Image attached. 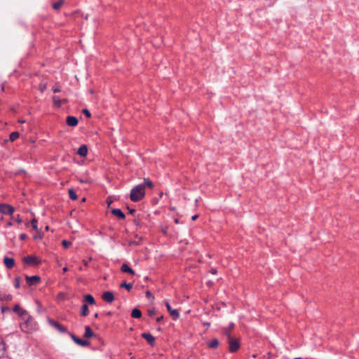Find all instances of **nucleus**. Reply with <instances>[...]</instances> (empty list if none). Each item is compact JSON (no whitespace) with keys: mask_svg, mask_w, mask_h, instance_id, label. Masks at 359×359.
Returning <instances> with one entry per match:
<instances>
[{"mask_svg":"<svg viewBox=\"0 0 359 359\" xmlns=\"http://www.w3.org/2000/svg\"><path fill=\"white\" fill-rule=\"evenodd\" d=\"M13 311V312L16 313L18 316L22 318H25L26 315H27V311L22 309L18 304L14 306Z\"/></svg>","mask_w":359,"mask_h":359,"instance_id":"9d476101","label":"nucleus"},{"mask_svg":"<svg viewBox=\"0 0 359 359\" xmlns=\"http://www.w3.org/2000/svg\"><path fill=\"white\" fill-rule=\"evenodd\" d=\"M62 245L65 247V248H68L69 246H70L72 245V243L70 241H68L67 240H63L62 241Z\"/></svg>","mask_w":359,"mask_h":359,"instance_id":"c9c22d12","label":"nucleus"},{"mask_svg":"<svg viewBox=\"0 0 359 359\" xmlns=\"http://www.w3.org/2000/svg\"><path fill=\"white\" fill-rule=\"evenodd\" d=\"M134 224L138 226V227H141L142 226V224H141V222L138 220V219H135L134 220Z\"/></svg>","mask_w":359,"mask_h":359,"instance_id":"a19ab883","label":"nucleus"},{"mask_svg":"<svg viewBox=\"0 0 359 359\" xmlns=\"http://www.w3.org/2000/svg\"><path fill=\"white\" fill-rule=\"evenodd\" d=\"M131 316L134 318H140L142 316V312L138 309H134L131 312Z\"/></svg>","mask_w":359,"mask_h":359,"instance_id":"a878e982","label":"nucleus"},{"mask_svg":"<svg viewBox=\"0 0 359 359\" xmlns=\"http://www.w3.org/2000/svg\"><path fill=\"white\" fill-rule=\"evenodd\" d=\"M19 133L18 132H12L10 134L9 139L11 142L15 141L19 137Z\"/></svg>","mask_w":359,"mask_h":359,"instance_id":"c85d7f7f","label":"nucleus"},{"mask_svg":"<svg viewBox=\"0 0 359 359\" xmlns=\"http://www.w3.org/2000/svg\"><path fill=\"white\" fill-rule=\"evenodd\" d=\"M15 208L7 203H0V212L4 215H13Z\"/></svg>","mask_w":359,"mask_h":359,"instance_id":"39448f33","label":"nucleus"},{"mask_svg":"<svg viewBox=\"0 0 359 359\" xmlns=\"http://www.w3.org/2000/svg\"><path fill=\"white\" fill-rule=\"evenodd\" d=\"M22 262L25 264L31 266H37L41 263L40 259L37 257L33 255H28L22 259Z\"/></svg>","mask_w":359,"mask_h":359,"instance_id":"7ed1b4c3","label":"nucleus"},{"mask_svg":"<svg viewBox=\"0 0 359 359\" xmlns=\"http://www.w3.org/2000/svg\"><path fill=\"white\" fill-rule=\"evenodd\" d=\"M6 353V346L5 341L0 339V359L5 358Z\"/></svg>","mask_w":359,"mask_h":359,"instance_id":"2eb2a0df","label":"nucleus"},{"mask_svg":"<svg viewBox=\"0 0 359 359\" xmlns=\"http://www.w3.org/2000/svg\"><path fill=\"white\" fill-rule=\"evenodd\" d=\"M26 316H27V318L24 323H27V325H30L31 323L33 322V318L28 313H27V315H26Z\"/></svg>","mask_w":359,"mask_h":359,"instance_id":"72a5a7b5","label":"nucleus"},{"mask_svg":"<svg viewBox=\"0 0 359 359\" xmlns=\"http://www.w3.org/2000/svg\"><path fill=\"white\" fill-rule=\"evenodd\" d=\"M111 213L116 216L120 219H124L126 218L125 214L123 212V211L121 209L118 208H113L111 210Z\"/></svg>","mask_w":359,"mask_h":359,"instance_id":"dca6fc26","label":"nucleus"},{"mask_svg":"<svg viewBox=\"0 0 359 359\" xmlns=\"http://www.w3.org/2000/svg\"><path fill=\"white\" fill-rule=\"evenodd\" d=\"M69 196L72 200H76L77 198V195L72 189H69Z\"/></svg>","mask_w":359,"mask_h":359,"instance_id":"7c9ffc66","label":"nucleus"},{"mask_svg":"<svg viewBox=\"0 0 359 359\" xmlns=\"http://www.w3.org/2000/svg\"><path fill=\"white\" fill-rule=\"evenodd\" d=\"M128 210H129V212H130V214H133V213L135 212V210L134 209H129V208H128Z\"/></svg>","mask_w":359,"mask_h":359,"instance_id":"603ef678","label":"nucleus"},{"mask_svg":"<svg viewBox=\"0 0 359 359\" xmlns=\"http://www.w3.org/2000/svg\"><path fill=\"white\" fill-rule=\"evenodd\" d=\"M4 90V86H1V90L3 91Z\"/></svg>","mask_w":359,"mask_h":359,"instance_id":"052dcab7","label":"nucleus"},{"mask_svg":"<svg viewBox=\"0 0 359 359\" xmlns=\"http://www.w3.org/2000/svg\"><path fill=\"white\" fill-rule=\"evenodd\" d=\"M139 239H140V241H130L129 244H130V245H139V244H140V241L142 240V238H140Z\"/></svg>","mask_w":359,"mask_h":359,"instance_id":"ea45409f","label":"nucleus"},{"mask_svg":"<svg viewBox=\"0 0 359 359\" xmlns=\"http://www.w3.org/2000/svg\"><path fill=\"white\" fill-rule=\"evenodd\" d=\"M8 310H9V308H8V307H5V308L2 307V308H1V311H2V312H4L5 311H8Z\"/></svg>","mask_w":359,"mask_h":359,"instance_id":"8fccbe9b","label":"nucleus"},{"mask_svg":"<svg viewBox=\"0 0 359 359\" xmlns=\"http://www.w3.org/2000/svg\"><path fill=\"white\" fill-rule=\"evenodd\" d=\"M82 112L85 116H86L88 118H90L91 116V114H90V111L87 109H83Z\"/></svg>","mask_w":359,"mask_h":359,"instance_id":"e433bc0d","label":"nucleus"},{"mask_svg":"<svg viewBox=\"0 0 359 359\" xmlns=\"http://www.w3.org/2000/svg\"><path fill=\"white\" fill-rule=\"evenodd\" d=\"M229 339V350L231 353L236 352L240 348V343L238 339L230 337Z\"/></svg>","mask_w":359,"mask_h":359,"instance_id":"20e7f679","label":"nucleus"},{"mask_svg":"<svg viewBox=\"0 0 359 359\" xmlns=\"http://www.w3.org/2000/svg\"><path fill=\"white\" fill-rule=\"evenodd\" d=\"M107 315H108V316H111V315H112V312L109 311V312L107 313Z\"/></svg>","mask_w":359,"mask_h":359,"instance_id":"4d7b16f0","label":"nucleus"},{"mask_svg":"<svg viewBox=\"0 0 359 359\" xmlns=\"http://www.w3.org/2000/svg\"><path fill=\"white\" fill-rule=\"evenodd\" d=\"M210 273L215 275L217 273V271L216 269L215 268H212L210 270Z\"/></svg>","mask_w":359,"mask_h":359,"instance_id":"79ce46f5","label":"nucleus"},{"mask_svg":"<svg viewBox=\"0 0 359 359\" xmlns=\"http://www.w3.org/2000/svg\"><path fill=\"white\" fill-rule=\"evenodd\" d=\"M93 336H94V333H93V330H91V328L89 326H86L83 337L86 338H89Z\"/></svg>","mask_w":359,"mask_h":359,"instance_id":"b1692460","label":"nucleus"},{"mask_svg":"<svg viewBox=\"0 0 359 359\" xmlns=\"http://www.w3.org/2000/svg\"><path fill=\"white\" fill-rule=\"evenodd\" d=\"M27 235L25 233H22L20 235V240H25L27 238Z\"/></svg>","mask_w":359,"mask_h":359,"instance_id":"37998d69","label":"nucleus"},{"mask_svg":"<svg viewBox=\"0 0 359 359\" xmlns=\"http://www.w3.org/2000/svg\"><path fill=\"white\" fill-rule=\"evenodd\" d=\"M163 319V316H161L156 318V322L159 323Z\"/></svg>","mask_w":359,"mask_h":359,"instance_id":"c03bdc74","label":"nucleus"},{"mask_svg":"<svg viewBox=\"0 0 359 359\" xmlns=\"http://www.w3.org/2000/svg\"><path fill=\"white\" fill-rule=\"evenodd\" d=\"M66 122L69 126L75 127L77 126L79 121L75 116H69L67 117Z\"/></svg>","mask_w":359,"mask_h":359,"instance_id":"ddd939ff","label":"nucleus"},{"mask_svg":"<svg viewBox=\"0 0 359 359\" xmlns=\"http://www.w3.org/2000/svg\"><path fill=\"white\" fill-rule=\"evenodd\" d=\"M65 1L64 0H59L57 2H55L53 4V9L57 11L60 10L62 6L64 4Z\"/></svg>","mask_w":359,"mask_h":359,"instance_id":"cd10ccee","label":"nucleus"},{"mask_svg":"<svg viewBox=\"0 0 359 359\" xmlns=\"http://www.w3.org/2000/svg\"><path fill=\"white\" fill-rule=\"evenodd\" d=\"M4 263L7 269H12L15 265V260L13 258L5 257Z\"/></svg>","mask_w":359,"mask_h":359,"instance_id":"4468645a","label":"nucleus"},{"mask_svg":"<svg viewBox=\"0 0 359 359\" xmlns=\"http://www.w3.org/2000/svg\"><path fill=\"white\" fill-rule=\"evenodd\" d=\"M48 324L53 328H55L57 331L60 333H67V329L57 321L54 320L50 318H48Z\"/></svg>","mask_w":359,"mask_h":359,"instance_id":"f03ea898","label":"nucleus"},{"mask_svg":"<svg viewBox=\"0 0 359 359\" xmlns=\"http://www.w3.org/2000/svg\"><path fill=\"white\" fill-rule=\"evenodd\" d=\"M142 338L147 340L150 345H154L155 343V337L150 333L144 332L142 334Z\"/></svg>","mask_w":359,"mask_h":359,"instance_id":"f8f14e48","label":"nucleus"},{"mask_svg":"<svg viewBox=\"0 0 359 359\" xmlns=\"http://www.w3.org/2000/svg\"><path fill=\"white\" fill-rule=\"evenodd\" d=\"M155 314H156V309H155V308H152V309H148V315L150 317L154 316Z\"/></svg>","mask_w":359,"mask_h":359,"instance_id":"f704fd0d","label":"nucleus"},{"mask_svg":"<svg viewBox=\"0 0 359 359\" xmlns=\"http://www.w3.org/2000/svg\"><path fill=\"white\" fill-rule=\"evenodd\" d=\"M79 182H80L81 183H88V182H89V180H83V179H80V180H79Z\"/></svg>","mask_w":359,"mask_h":359,"instance_id":"a18cd8bd","label":"nucleus"},{"mask_svg":"<svg viewBox=\"0 0 359 359\" xmlns=\"http://www.w3.org/2000/svg\"><path fill=\"white\" fill-rule=\"evenodd\" d=\"M140 184L144 185V189H146L147 187L151 189L154 187L153 182L149 178H144V182Z\"/></svg>","mask_w":359,"mask_h":359,"instance_id":"393cba45","label":"nucleus"},{"mask_svg":"<svg viewBox=\"0 0 359 359\" xmlns=\"http://www.w3.org/2000/svg\"><path fill=\"white\" fill-rule=\"evenodd\" d=\"M45 88H46V86H40V90L41 93H43V91L45 90Z\"/></svg>","mask_w":359,"mask_h":359,"instance_id":"de8ad7c7","label":"nucleus"},{"mask_svg":"<svg viewBox=\"0 0 359 359\" xmlns=\"http://www.w3.org/2000/svg\"><path fill=\"white\" fill-rule=\"evenodd\" d=\"M94 317H95V318H98V313H96L94 315Z\"/></svg>","mask_w":359,"mask_h":359,"instance_id":"13d9d810","label":"nucleus"},{"mask_svg":"<svg viewBox=\"0 0 359 359\" xmlns=\"http://www.w3.org/2000/svg\"><path fill=\"white\" fill-rule=\"evenodd\" d=\"M77 154L82 156L85 157L88 154V147L86 144H82L78 149Z\"/></svg>","mask_w":359,"mask_h":359,"instance_id":"a211bd4d","label":"nucleus"},{"mask_svg":"<svg viewBox=\"0 0 359 359\" xmlns=\"http://www.w3.org/2000/svg\"><path fill=\"white\" fill-rule=\"evenodd\" d=\"M234 323H231L229 325V327H225L224 330H223V333L225 336H226L228 338H230L231 337V330L234 328Z\"/></svg>","mask_w":359,"mask_h":359,"instance_id":"6ab92c4d","label":"nucleus"},{"mask_svg":"<svg viewBox=\"0 0 359 359\" xmlns=\"http://www.w3.org/2000/svg\"><path fill=\"white\" fill-rule=\"evenodd\" d=\"M83 301L89 304H95V300L94 297H93V295H91V294L85 295L83 297Z\"/></svg>","mask_w":359,"mask_h":359,"instance_id":"5701e85b","label":"nucleus"},{"mask_svg":"<svg viewBox=\"0 0 359 359\" xmlns=\"http://www.w3.org/2000/svg\"><path fill=\"white\" fill-rule=\"evenodd\" d=\"M294 359H302V358L299 357H297V358H294Z\"/></svg>","mask_w":359,"mask_h":359,"instance_id":"e2e57ef3","label":"nucleus"},{"mask_svg":"<svg viewBox=\"0 0 359 359\" xmlns=\"http://www.w3.org/2000/svg\"><path fill=\"white\" fill-rule=\"evenodd\" d=\"M20 329L22 332L29 333L32 331V327L30 325H27V323H23L20 324Z\"/></svg>","mask_w":359,"mask_h":359,"instance_id":"4be33fe9","label":"nucleus"},{"mask_svg":"<svg viewBox=\"0 0 359 359\" xmlns=\"http://www.w3.org/2000/svg\"><path fill=\"white\" fill-rule=\"evenodd\" d=\"M81 316H87L89 313L88 306L87 304H83L81 308Z\"/></svg>","mask_w":359,"mask_h":359,"instance_id":"bb28decb","label":"nucleus"},{"mask_svg":"<svg viewBox=\"0 0 359 359\" xmlns=\"http://www.w3.org/2000/svg\"><path fill=\"white\" fill-rule=\"evenodd\" d=\"M25 279L27 280V283L29 286L36 285L39 284L41 281V278L39 276H29L26 275Z\"/></svg>","mask_w":359,"mask_h":359,"instance_id":"423d86ee","label":"nucleus"},{"mask_svg":"<svg viewBox=\"0 0 359 359\" xmlns=\"http://www.w3.org/2000/svg\"><path fill=\"white\" fill-rule=\"evenodd\" d=\"M165 306L168 311L170 313V316L172 317L174 320L179 318L180 313L177 309H172L169 304V302H165Z\"/></svg>","mask_w":359,"mask_h":359,"instance_id":"6e6552de","label":"nucleus"},{"mask_svg":"<svg viewBox=\"0 0 359 359\" xmlns=\"http://www.w3.org/2000/svg\"><path fill=\"white\" fill-rule=\"evenodd\" d=\"M219 344V340L217 338H214L207 342V346L210 348H216Z\"/></svg>","mask_w":359,"mask_h":359,"instance_id":"aec40b11","label":"nucleus"},{"mask_svg":"<svg viewBox=\"0 0 359 359\" xmlns=\"http://www.w3.org/2000/svg\"><path fill=\"white\" fill-rule=\"evenodd\" d=\"M145 196V191L144 185L137 184L130 191V199L133 202H139Z\"/></svg>","mask_w":359,"mask_h":359,"instance_id":"f257e3e1","label":"nucleus"},{"mask_svg":"<svg viewBox=\"0 0 359 359\" xmlns=\"http://www.w3.org/2000/svg\"><path fill=\"white\" fill-rule=\"evenodd\" d=\"M67 270H68L67 267H64V268L62 269V271H63V272H64V273H65V272H67Z\"/></svg>","mask_w":359,"mask_h":359,"instance_id":"864d4df0","label":"nucleus"},{"mask_svg":"<svg viewBox=\"0 0 359 359\" xmlns=\"http://www.w3.org/2000/svg\"><path fill=\"white\" fill-rule=\"evenodd\" d=\"M107 203H108V206H109L111 205V201H110V202L107 201Z\"/></svg>","mask_w":359,"mask_h":359,"instance_id":"bf43d9fd","label":"nucleus"},{"mask_svg":"<svg viewBox=\"0 0 359 359\" xmlns=\"http://www.w3.org/2000/svg\"><path fill=\"white\" fill-rule=\"evenodd\" d=\"M37 223L38 221L36 218H34L31 220V225L32 226V229L36 231H38Z\"/></svg>","mask_w":359,"mask_h":359,"instance_id":"2f4dec72","label":"nucleus"},{"mask_svg":"<svg viewBox=\"0 0 359 359\" xmlns=\"http://www.w3.org/2000/svg\"><path fill=\"white\" fill-rule=\"evenodd\" d=\"M121 271L123 273H128L131 275H135V271L130 268L127 264H123L121 267Z\"/></svg>","mask_w":359,"mask_h":359,"instance_id":"f3484780","label":"nucleus"},{"mask_svg":"<svg viewBox=\"0 0 359 359\" xmlns=\"http://www.w3.org/2000/svg\"><path fill=\"white\" fill-rule=\"evenodd\" d=\"M133 285V283H127L126 282H123L120 285V287H124L129 291L132 289Z\"/></svg>","mask_w":359,"mask_h":359,"instance_id":"c756f323","label":"nucleus"},{"mask_svg":"<svg viewBox=\"0 0 359 359\" xmlns=\"http://www.w3.org/2000/svg\"><path fill=\"white\" fill-rule=\"evenodd\" d=\"M146 295H147V297H151V293L149 291H147V292H146Z\"/></svg>","mask_w":359,"mask_h":359,"instance_id":"3c124183","label":"nucleus"},{"mask_svg":"<svg viewBox=\"0 0 359 359\" xmlns=\"http://www.w3.org/2000/svg\"><path fill=\"white\" fill-rule=\"evenodd\" d=\"M45 229H46V231H48V230H49V226H46Z\"/></svg>","mask_w":359,"mask_h":359,"instance_id":"6e6d98bb","label":"nucleus"},{"mask_svg":"<svg viewBox=\"0 0 359 359\" xmlns=\"http://www.w3.org/2000/svg\"><path fill=\"white\" fill-rule=\"evenodd\" d=\"M20 123H25V121L23 120L20 121Z\"/></svg>","mask_w":359,"mask_h":359,"instance_id":"680f3d73","label":"nucleus"},{"mask_svg":"<svg viewBox=\"0 0 359 359\" xmlns=\"http://www.w3.org/2000/svg\"><path fill=\"white\" fill-rule=\"evenodd\" d=\"M53 101L54 104L58 107H60L62 104L66 103L67 102L66 99L61 100L56 95L53 96Z\"/></svg>","mask_w":359,"mask_h":359,"instance_id":"412c9836","label":"nucleus"},{"mask_svg":"<svg viewBox=\"0 0 359 359\" xmlns=\"http://www.w3.org/2000/svg\"><path fill=\"white\" fill-rule=\"evenodd\" d=\"M198 217V215H194V216L191 217V219L196 220Z\"/></svg>","mask_w":359,"mask_h":359,"instance_id":"49530a36","label":"nucleus"},{"mask_svg":"<svg viewBox=\"0 0 359 359\" xmlns=\"http://www.w3.org/2000/svg\"><path fill=\"white\" fill-rule=\"evenodd\" d=\"M179 222H180L178 219H175V223L178 224Z\"/></svg>","mask_w":359,"mask_h":359,"instance_id":"5fc2aeb1","label":"nucleus"},{"mask_svg":"<svg viewBox=\"0 0 359 359\" xmlns=\"http://www.w3.org/2000/svg\"><path fill=\"white\" fill-rule=\"evenodd\" d=\"M13 225V223L11 222H8L6 223V226L9 227V226H11Z\"/></svg>","mask_w":359,"mask_h":359,"instance_id":"09e8293b","label":"nucleus"},{"mask_svg":"<svg viewBox=\"0 0 359 359\" xmlns=\"http://www.w3.org/2000/svg\"><path fill=\"white\" fill-rule=\"evenodd\" d=\"M15 220L18 223V224H21L22 222V218L20 217L19 215H17L16 218L15 219Z\"/></svg>","mask_w":359,"mask_h":359,"instance_id":"58836bf2","label":"nucleus"},{"mask_svg":"<svg viewBox=\"0 0 359 359\" xmlns=\"http://www.w3.org/2000/svg\"><path fill=\"white\" fill-rule=\"evenodd\" d=\"M102 298L107 303H111L114 300V293L111 291H106L102 294Z\"/></svg>","mask_w":359,"mask_h":359,"instance_id":"1a4fd4ad","label":"nucleus"},{"mask_svg":"<svg viewBox=\"0 0 359 359\" xmlns=\"http://www.w3.org/2000/svg\"><path fill=\"white\" fill-rule=\"evenodd\" d=\"M52 90L54 92V93H59L61 91V89L59 86H53L52 88Z\"/></svg>","mask_w":359,"mask_h":359,"instance_id":"4c0bfd02","label":"nucleus"},{"mask_svg":"<svg viewBox=\"0 0 359 359\" xmlns=\"http://www.w3.org/2000/svg\"><path fill=\"white\" fill-rule=\"evenodd\" d=\"M69 335L72 340L78 345H80L81 346H87L90 344V342L87 340H83L78 337H76L74 334L69 333Z\"/></svg>","mask_w":359,"mask_h":359,"instance_id":"0eeeda50","label":"nucleus"},{"mask_svg":"<svg viewBox=\"0 0 359 359\" xmlns=\"http://www.w3.org/2000/svg\"><path fill=\"white\" fill-rule=\"evenodd\" d=\"M14 287L16 289L20 288V277L17 276V277L15 278V280H14Z\"/></svg>","mask_w":359,"mask_h":359,"instance_id":"473e14b6","label":"nucleus"},{"mask_svg":"<svg viewBox=\"0 0 359 359\" xmlns=\"http://www.w3.org/2000/svg\"><path fill=\"white\" fill-rule=\"evenodd\" d=\"M13 299V295L11 294H7L0 290V301L1 302H11Z\"/></svg>","mask_w":359,"mask_h":359,"instance_id":"9b49d317","label":"nucleus"}]
</instances>
